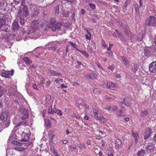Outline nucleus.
<instances>
[{
  "label": "nucleus",
  "instance_id": "nucleus-47",
  "mask_svg": "<svg viewBox=\"0 0 156 156\" xmlns=\"http://www.w3.org/2000/svg\"><path fill=\"white\" fill-rule=\"evenodd\" d=\"M4 6V3L2 2H0V10H2ZM1 12L0 11V12Z\"/></svg>",
  "mask_w": 156,
  "mask_h": 156
},
{
  "label": "nucleus",
  "instance_id": "nucleus-10",
  "mask_svg": "<svg viewBox=\"0 0 156 156\" xmlns=\"http://www.w3.org/2000/svg\"><path fill=\"white\" fill-rule=\"evenodd\" d=\"M154 144L153 143H149L146 146L145 149L147 151H151L152 150H154Z\"/></svg>",
  "mask_w": 156,
  "mask_h": 156
},
{
  "label": "nucleus",
  "instance_id": "nucleus-42",
  "mask_svg": "<svg viewBox=\"0 0 156 156\" xmlns=\"http://www.w3.org/2000/svg\"><path fill=\"white\" fill-rule=\"evenodd\" d=\"M39 13V11L37 9H35L34 11V12L33 13L34 16H36L38 15Z\"/></svg>",
  "mask_w": 156,
  "mask_h": 156
},
{
  "label": "nucleus",
  "instance_id": "nucleus-56",
  "mask_svg": "<svg viewBox=\"0 0 156 156\" xmlns=\"http://www.w3.org/2000/svg\"><path fill=\"white\" fill-rule=\"evenodd\" d=\"M108 68L111 71H112L114 69V67L113 66L111 65L108 67Z\"/></svg>",
  "mask_w": 156,
  "mask_h": 156
},
{
  "label": "nucleus",
  "instance_id": "nucleus-39",
  "mask_svg": "<svg viewBox=\"0 0 156 156\" xmlns=\"http://www.w3.org/2000/svg\"><path fill=\"white\" fill-rule=\"evenodd\" d=\"M88 34H86L85 35L86 38L87 39L90 40L91 38V34L90 33L88 32Z\"/></svg>",
  "mask_w": 156,
  "mask_h": 156
},
{
  "label": "nucleus",
  "instance_id": "nucleus-36",
  "mask_svg": "<svg viewBox=\"0 0 156 156\" xmlns=\"http://www.w3.org/2000/svg\"><path fill=\"white\" fill-rule=\"evenodd\" d=\"M134 7L136 12H138L139 11V8L138 5L137 4H135Z\"/></svg>",
  "mask_w": 156,
  "mask_h": 156
},
{
  "label": "nucleus",
  "instance_id": "nucleus-21",
  "mask_svg": "<svg viewBox=\"0 0 156 156\" xmlns=\"http://www.w3.org/2000/svg\"><path fill=\"white\" fill-rule=\"evenodd\" d=\"M54 113H56L57 114L60 116L62 115V112L61 110H59L57 108H55L53 110Z\"/></svg>",
  "mask_w": 156,
  "mask_h": 156
},
{
  "label": "nucleus",
  "instance_id": "nucleus-49",
  "mask_svg": "<svg viewBox=\"0 0 156 156\" xmlns=\"http://www.w3.org/2000/svg\"><path fill=\"white\" fill-rule=\"evenodd\" d=\"M80 147L79 146L78 147H79L81 148H84V149L86 148V147L85 146L84 144H80Z\"/></svg>",
  "mask_w": 156,
  "mask_h": 156
},
{
  "label": "nucleus",
  "instance_id": "nucleus-4",
  "mask_svg": "<svg viewBox=\"0 0 156 156\" xmlns=\"http://www.w3.org/2000/svg\"><path fill=\"white\" fill-rule=\"evenodd\" d=\"M14 74V71L12 70L11 71H6L4 70H2L1 73V76L3 77L7 78H9V75L12 76Z\"/></svg>",
  "mask_w": 156,
  "mask_h": 156
},
{
  "label": "nucleus",
  "instance_id": "nucleus-15",
  "mask_svg": "<svg viewBox=\"0 0 156 156\" xmlns=\"http://www.w3.org/2000/svg\"><path fill=\"white\" fill-rule=\"evenodd\" d=\"M49 73L53 76H60L62 75V74L58 73V72L51 69L49 70Z\"/></svg>",
  "mask_w": 156,
  "mask_h": 156
},
{
  "label": "nucleus",
  "instance_id": "nucleus-11",
  "mask_svg": "<svg viewBox=\"0 0 156 156\" xmlns=\"http://www.w3.org/2000/svg\"><path fill=\"white\" fill-rule=\"evenodd\" d=\"M121 58L122 60V63L124 64L126 67L128 68L130 66V64L128 59L124 56H122Z\"/></svg>",
  "mask_w": 156,
  "mask_h": 156
},
{
  "label": "nucleus",
  "instance_id": "nucleus-43",
  "mask_svg": "<svg viewBox=\"0 0 156 156\" xmlns=\"http://www.w3.org/2000/svg\"><path fill=\"white\" fill-rule=\"evenodd\" d=\"M101 44L102 46L104 47V48H105L107 47V45L105 44V41L104 40H102Z\"/></svg>",
  "mask_w": 156,
  "mask_h": 156
},
{
  "label": "nucleus",
  "instance_id": "nucleus-50",
  "mask_svg": "<svg viewBox=\"0 0 156 156\" xmlns=\"http://www.w3.org/2000/svg\"><path fill=\"white\" fill-rule=\"evenodd\" d=\"M13 2L16 5L19 4L20 2V0H13Z\"/></svg>",
  "mask_w": 156,
  "mask_h": 156
},
{
  "label": "nucleus",
  "instance_id": "nucleus-28",
  "mask_svg": "<svg viewBox=\"0 0 156 156\" xmlns=\"http://www.w3.org/2000/svg\"><path fill=\"white\" fill-rule=\"evenodd\" d=\"M148 113V111L147 110H145L140 112V115L141 116H145L147 115Z\"/></svg>",
  "mask_w": 156,
  "mask_h": 156
},
{
  "label": "nucleus",
  "instance_id": "nucleus-34",
  "mask_svg": "<svg viewBox=\"0 0 156 156\" xmlns=\"http://www.w3.org/2000/svg\"><path fill=\"white\" fill-rule=\"evenodd\" d=\"M12 144H14V145L17 146H20L21 144L20 143L15 140L12 141Z\"/></svg>",
  "mask_w": 156,
  "mask_h": 156
},
{
  "label": "nucleus",
  "instance_id": "nucleus-17",
  "mask_svg": "<svg viewBox=\"0 0 156 156\" xmlns=\"http://www.w3.org/2000/svg\"><path fill=\"white\" fill-rule=\"evenodd\" d=\"M19 28L18 23L17 22H14L12 25V29L14 31L18 30Z\"/></svg>",
  "mask_w": 156,
  "mask_h": 156
},
{
  "label": "nucleus",
  "instance_id": "nucleus-48",
  "mask_svg": "<svg viewBox=\"0 0 156 156\" xmlns=\"http://www.w3.org/2000/svg\"><path fill=\"white\" fill-rule=\"evenodd\" d=\"M112 109V107L109 106H107L105 108V110H109L110 111Z\"/></svg>",
  "mask_w": 156,
  "mask_h": 156
},
{
  "label": "nucleus",
  "instance_id": "nucleus-18",
  "mask_svg": "<svg viewBox=\"0 0 156 156\" xmlns=\"http://www.w3.org/2000/svg\"><path fill=\"white\" fill-rule=\"evenodd\" d=\"M62 24L60 23H55L54 27L52 28V30L53 31H56L57 30L60 29Z\"/></svg>",
  "mask_w": 156,
  "mask_h": 156
},
{
  "label": "nucleus",
  "instance_id": "nucleus-9",
  "mask_svg": "<svg viewBox=\"0 0 156 156\" xmlns=\"http://www.w3.org/2000/svg\"><path fill=\"white\" fill-rule=\"evenodd\" d=\"M21 115L22 116L21 119H27L29 117L28 111L25 108L23 109L22 110Z\"/></svg>",
  "mask_w": 156,
  "mask_h": 156
},
{
  "label": "nucleus",
  "instance_id": "nucleus-60",
  "mask_svg": "<svg viewBox=\"0 0 156 156\" xmlns=\"http://www.w3.org/2000/svg\"><path fill=\"white\" fill-rule=\"evenodd\" d=\"M87 144L88 145H90L91 144V141L89 140H88L86 142Z\"/></svg>",
  "mask_w": 156,
  "mask_h": 156
},
{
  "label": "nucleus",
  "instance_id": "nucleus-5",
  "mask_svg": "<svg viewBox=\"0 0 156 156\" xmlns=\"http://www.w3.org/2000/svg\"><path fill=\"white\" fill-rule=\"evenodd\" d=\"M106 87L113 90H116L118 89V86L115 83L109 82L107 83Z\"/></svg>",
  "mask_w": 156,
  "mask_h": 156
},
{
  "label": "nucleus",
  "instance_id": "nucleus-3",
  "mask_svg": "<svg viewBox=\"0 0 156 156\" xmlns=\"http://www.w3.org/2000/svg\"><path fill=\"white\" fill-rule=\"evenodd\" d=\"M117 22L118 23V25L120 28L121 27H123L125 34L127 36H129L130 31L128 26L126 25L124 26L122 23L118 21Z\"/></svg>",
  "mask_w": 156,
  "mask_h": 156
},
{
  "label": "nucleus",
  "instance_id": "nucleus-45",
  "mask_svg": "<svg viewBox=\"0 0 156 156\" xmlns=\"http://www.w3.org/2000/svg\"><path fill=\"white\" fill-rule=\"evenodd\" d=\"M51 84V82L49 80H48L46 81V87L47 88H48L50 87V84Z\"/></svg>",
  "mask_w": 156,
  "mask_h": 156
},
{
  "label": "nucleus",
  "instance_id": "nucleus-62",
  "mask_svg": "<svg viewBox=\"0 0 156 156\" xmlns=\"http://www.w3.org/2000/svg\"><path fill=\"white\" fill-rule=\"evenodd\" d=\"M81 14L83 15L85 14L86 11L85 10H84L83 9H82L81 10Z\"/></svg>",
  "mask_w": 156,
  "mask_h": 156
},
{
  "label": "nucleus",
  "instance_id": "nucleus-7",
  "mask_svg": "<svg viewBox=\"0 0 156 156\" xmlns=\"http://www.w3.org/2000/svg\"><path fill=\"white\" fill-rule=\"evenodd\" d=\"M8 113L6 112H2L0 115V119L2 122H5L8 117Z\"/></svg>",
  "mask_w": 156,
  "mask_h": 156
},
{
  "label": "nucleus",
  "instance_id": "nucleus-1",
  "mask_svg": "<svg viewBox=\"0 0 156 156\" xmlns=\"http://www.w3.org/2000/svg\"><path fill=\"white\" fill-rule=\"evenodd\" d=\"M146 25L153 26L156 25V17L154 16H150L146 20Z\"/></svg>",
  "mask_w": 156,
  "mask_h": 156
},
{
  "label": "nucleus",
  "instance_id": "nucleus-24",
  "mask_svg": "<svg viewBox=\"0 0 156 156\" xmlns=\"http://www.w3.org/2000/svg\"><path fill=\"white\" fill-rule=\"evenodd\" d=\"M145 154L144 151L142 149H140L137 153L138 156H143Z\"/></svg>",
  "mask_w": 156,
  "mask_h": 156
},
{
  "label": "nucleus",
  "instance_id": "nucleus-13",
  "mask_svg": "<svg viewBox=\"0 0 156 156\" xmlns=\"http://www.w3.org/2000/svg\"><path fill=\"white\" fill-rule=\"evenodd\" d=\"M56 23V20L54 18H51L50 19L49 21V25L48 27L49 28H51L52 30V28L54 27Z\"/></svg>",
  "mask_w": 156,
  "mask_h": 156
},
{
  "label": "nucleus",
  "instance_id": "nucleus-59",
  "mask_svg": "<svg viewBox=\"0 0 156 156\" xmlns=\"http://www.w3.org/2000/svg\"><path fill=\"white\" fill-rule=\"evenodd\" d=\"M96 63L98 67L102 69V68L101 66L100 63L98 62H96Z\"/></svg>",
  "mask_w": 156,
  "mask_h": 156
},
{
  "label": "nucleus",
  "instance_id": "nucleus-29",
  "mask_svg": "<svg viewBox=\"0 0 156 156\" xmlns=\"http://www.w3.org/2000/svg\"><path fill=\"white\" fill-rule=\"evenodd\" d=\"M48 112L50 114H53L54 113L53 110L52 108V105H50L48 109Z\"/></svg>",
  "mask_w": 156,
  "mask_h": 156
},
{
  "label": "nucleus",
  "instance_id": "nucleus-33",
  "mask_svg": "<svg viewBox=\"0 0 156 156\" xmlns=\"http://www.w3.org/2000/svg\"><path fill=\"white\" fill-rule=\"evenodd\" d=\"M63 81V79H61V78H55V81L56 83H60V82H62Z\"/></svg>",
  "mask_w": 156,
  "mask_h": 156
},
{
  "label": "nucleus",
  "instance_id": "nucleus-12",
  "mask_svg": "<svg viewBox=\"0 0 156 156\" xmlns=\"http://www.w3.org/2000/svg\"><path fill=\"white\" fill-rule=\"evenodd\" d=\"M151 129L150 128H147L146 129L144 134V138L147 139L151 134Z\"/></svg>",
  "mask_w": 156,
  "mask_h": 156
},
{
  "label": "nucleus",
  "instance_id": "nucleus-41",
  "mask_svg": "<svg viewBox=\"0 0 156 156\" xmlns=\"http://www.w3.org/2000/svg\"><path fill=\"white\" fill-rule=\"evenodd\" d=\"M89 5L90 8L93 10L94 9H95V5L94 4H89Z\"/></svg>",
  "mask_w": 156,
  "mask_h": 156
},
{
  "label": "nucleus",
  "instance_id": "nucleus-52",
  "mask_svg": "<svg viewBox=\"0 0 156 156\" xmlns=\"http://www.w3.org/2000/svg\"><path fill=\"white\" fill-rule=\"evenodd\" d=\"M107 53L111 57H112L113 55V53L111 51H108V52H107Z\"/></svg>",
  "mask_w": 156,
  "mask_h": 156
},
{
  "label": "nucleus",
  "instance_id": "nucleus-30",
  "mask_svg": "<svg viewBox=\"0 0 156 156\" xmlns=\"http://www.w3.org/2000/svg\"><path fill=\"white\" fill-rule=\"evenodd\" d=\"M50 150L52 151V153L55 155V154H58L57 152L56 151L54 146H51L50 147Z\"/></svg>",
  "mask_w": 156,
  "mask_h": 156
},
{
  "label": "nucleus",
  "instance_id": "nucleus-40",
  "mask_svg": "<svg viewBox=\"0 0 156 156\" xmlns=\"http://www.w3.org/2000/svg\"><path fill=\"white\" fill-rule=\"evenodd\" d=\"M118 115L120 116H123L124 115V113L122 110H119L118 112Z\"/></svg>",
  "mask_w": 156,
  "mask_h": 156
},
{
  "label": "nucleus",
  "instance_id": "nucleus-54",
  "mask_svg": "<svg viewBox=\"0 0 156 156\" xmlns=\"http://www.w3.org/2000/svg\"><path fill=\"white\" fill-rule=\"evenodd\" d=\"M33 88L36 90H38L39 89L37 87V86L36 84H34L33 85Z\"/></svg>",
  "mask_w": 156,
  "mask_h": 156
},
{
  "label": "nucleus",
  "instance_id": "nucleus-23",
  "mask_svg": "<svg viewBox=\"0 0 156 156\" xmlns=\"http://www.w3.org/2000/svg\"><path fill=\"white\" fill-rule=\"evenodd\" d=\"M23 60L25 62L26 65H29L31 62V61L27 57H24L23 58Z\"/></svg>",
  "mask_w": 156,
  "mask_h": 156
},
{
  "label": "nucleus",
  "instance_id": "nucleus-38",
  "mask_svg": "<svg viewBox=\"0 0 156 156\" xmlns=\"http://www.w3.org/2000/svg\"><path fill=\"white\" fill-rule=\"evenodd\" d=\"M69 147L70 149L73 150H76L77 149L76 146L75 145H71L69 146Z\"/></svg>",
  "mask_w": 156,
  "mask_h": 156
},
{
  "label": "nucleus",
  "instance_id": "nucleus-51",
  "mask_svg": "<svg viewBox=\"0 0 156 156\" xmlns=\"http://www.w3.org/2000/svg\"><path fill=\"white\" fill-rule=\"evenodd\" d=\"M68 43L70 44L71 45H72L73 47L74 48H75V46H76V45L74 44L73 42H71V41H68Z\"/></svg>",
  "mask_w": 156,
  "mask_h": 156
},
{
  "label": "nucleus",
  "instance_id": "nucleus-46",
  "mask_svg": "<svg viewBox=\"0 0 156 156\" xmlns=\"http://www.w3.org/2000/svg\"><path fill=\"white\" fill-rule=\"evenodd\" d=\"M29 134H27V135L24 136V139L25 140H24L25 141H27L29 140Z\"/></svg>",
  "mask_w": 156,
  "mask_h": 156
},
{
  "label": "nucleus",
  "instance_id": "nucleus-2",
  "mask_svg": "<svg viewBox=\"0 0 156 156\" xmlns=\"http://www.w3.org/2000/svg\"><path fill=\"white\" fill-rule=\"evenodd\" d=\"M42 24L40 19L33 20L31 23V27L34 29V31L35 30H37L38 29L39 26L42 27Z\"/></svg>",
  "mask_w": 156,
  "mask_h": 156
},
{
  "label": "nucleus",
  "instance_id": "nucleus-22",
  "mask_svg": "<svg viewBox=\"0 0 156 156\" xmlns=\"http://www.w3.org/2000/svg\"><path fill=\"white\" fill-rule=\"evenodd\" d=\"M6 90L5 88L0 85V97H2L4 92H6Z\"/></svg>",
  "mask_w": 156,
  "mask_h": 156
},
{
  "label": "nucleus",
  "instance_id": "nucleus-44",
  "mask_svg": "<svg viewBox=\"0 0 156 156\" xmlns=\"http://www.w3.org/2000/svg\"><path fill=\"white\" fill-rule=\"evenodd\" d=\"M115 31L116 32L117 34V37L119 38H120L122 37V35L120 33H119L118 32V30H115Z\"/></svg>",
  "mask_w": 156,
  "mask_h": 156
},
{
  "label": "nucleus",
  "instance_id": "nucleus-19",
  "mask_svg": "<svg viewBox=\"0 0 156 156\" xmlns=\"http://www.w3.org/2000/svg\"><path fill=\"white\" fill-rule=\"evenodd\" d=\"M122 140L119 139H116L115 141V144L119 148H121L122 147Z\"/></svg>",
  "mask_w": 156,
  "mask_h": 156
},
{
  "label": "nucleus",
  "instance_id": "nucleus-55",
  "mask_svg": "<svg viewBox=\"0 0 156 156\" xmlns=\"http://www.w3.org/2000/svg\"><path fill=\"white\" fill-rule=\"evenodd\" d=\"M64 16L66 17H68L69 16V12H65L64 13Z\"/></svg>",
  "mask_w": 156,
  "mask_h": 156
},
{
  "label": "nucleus",
  "instance_id": "nucleus-26",
  "mask_svg": "<svg viewBox=\"0 0 156 156\" xmlns=\"http://www.w3.org/2000/svg\"><path fill=\"white\" fill-rule=\"evenodd\" d=\"M132 136L135 140L136 143L138 141L137 138L138 137V134L136 133L132 132Z\"/></svg>",
  "mask_w": 156,
  "mask_h": 156
},
{
  "label": "nucleus",
  "instance_id": "nucleus-37",
  "mask_svg": "<svg viewBox=\"0 0 156 156\" xmlns=\"http://www.w3.org/2000/svg\"><path fill=\"white\" fill-rule=\"evenodd\" d=\"M89 78L92 80H94L95 79V77L93 73H90L89 75Z\"/></svg>",
  "mask_w": 156,
  "mask_h": 156
},
{
  "label": "nucleus",
  "instance_id": "nucleus-35",
  "mask_svg": "<svg viewBox=\"0 0 156 156\" xmlns=\"http://www.w3.org/2000/svg\"><path fill=\"white\" fill-rule=\"evenodd\" d=\"M15 150L18 151H23L24 150V148L21 147H15Z\"/></svg>",
  "mask_w": 156,
  "mask_h": 156
},
{
  "label": "nucleus",
  "instance_id": "nucleus-27",
  "mask_svg": "<svg viewBox=\"0 0 156 156\" xmlns=\"http://www.w3.org/2000/svg\"><path fill=\"white\" fill-rule=\"evenodd\" d=\"M93 92L94 94H98L101 93V90L100 88H95L94 89Z\"/></svg>",
  "mask_w": 156,
  "mask_h": 156
},
{
  "label": "nucleus",
  "instance_id": "nucleus-14",
  "mask_svg": "<svg viewBox=\"0 0 156 156\" xmlns=\"http://www.w3.org/2000/svg\"><path fill=\"white\" fill-rule=\"evenodd\" d=\"M23 15V16H27L29 14L28 8L27 5H24L22 9Z\"/></svg>",
  "mask_w": 156,
  "mask_h": 156
},
{
  "label": "nucleus",
  "instance_id": "nucleus-32",
  "mask_svg": "<svg viewBox=\"0 0 156 156\" xmlns=\"http://www.w3.org/2000/svg\"><path fill=\"white\" fill-rule=\"evenodd\" d=\"M51 96L49 95L48 94L47 95L46 98V103L48 104H49L48 102L50 100H51Z\"/></svg>",
  "mask_w": 156,
  "mask_h": 156
},
{
  "label": "nucleus",
  "instance_id": "nucleus-16",
  "mask_svg": "<svg viewBox=\"0 0 156 156\" xmlns=\"http://www.w3.org/2000/svg\"><path fill=\"white\" fill-rule=\"evenodd\" d=\"M77 65L76 66V68L77 69H80L82 67H86L87 66V64L86 63H83L81 62L77 61Z\"/></svg>",
  "mask_w": 156,
  "mask_h": 156
},
{
  "label": "nucleus",
  "instance_id": "nucleus-64",
  "mask_svg": "<svg viewBox=\"0 0 156 156\" xmlns=\"http://www.w3.org/2000/svg\"><path fill=\"white\" fill-rule=\"evenodd\" d=\"M55 137V135H52L51 136V142H52L53 141V140L54 139Z\"/></svg>",
  "mask_w": 156,
  "mask_h": 156
},
{
  "label": "nucleus",
  "instance_id": "nucleus-61",
  "mask_svg": "<svg viewBox=\"0 0 156 156\" xmlns=\"http://www.w3.org/2000/svg\"><path fill=\"white\" fill-rule=\"evenodd\" d=\"M73 85L74 86H79V83L78 82H76L73 83Z\"/></svg>",
  "mask_w": 156,
  "mask_h": 156
},
{
  "label": "nucleus",
  "instance_id": "nucleus-20",
  "mask_svg": "<svg viewBox=\"0 0 156 156\" xmlns=\"http://www.w3.org/2000/svg\"><path fill=\"white\" fill-rule=\"evenodd\" d=\"M76 50L80 52L82 55H84L87 58H88L89 57V55L85 51H81L78 49L76 48Z\"/></svg>",
  "mask_w": 156,
  "mask_h": 156
},
{
  "label": "nucleus",
  "instance_id": "nucleus-57",
  "mask_svg": "<svg viewBox=\"0 0 156 156\" xmlns=\"http://www.w3.org/2000/svg\"><path fill=\"white\" fill-rule=\"evenodd\" d=\"M114 111H116L118 110V108L116 106H114L112 108V109Z\"/></svg>",
  "mask_w": 156,
  "mask_h": 156
},
{
  "label": "nucleus",
  "instance_id": "nucleus-8",
  "mask_svg": "<svg viewBox=\"0 0 156 156\" xmlns=\"http://www.w3.org/2000/svg\"><path fill=\"white\" fill-rule=\"evenodd\" d=\"M94 117V118L98 120L101 119V118L103 116L98 111L96 110H94L93 111Z\"/></svg>",
  "mask_w": 156,
  "mask_h": 156
},
{
  "label": "nucleus",
  "instance_id": "nucleus-25",
  "mask_svg": "<svg viewBox=\"0 0 156 156\" xmlns=\"http://www.w3.org/2000/svg\"><path fill=\"white\" fill-rule=\"evenodd\" d=\"M28 124V122L26 121H22L20 122H19L18 123H17L16 125V127H18L21 125H27V124Z\"/></svg>",
  "mask_w": 156,
  "mask_h": 156
},
{
  "label": "nucleus",
  "instance_id": "nucleus-53",
  "mask_svg": "<svg viewBox=\"0 0 156 156\" xmlns=\"http://www.w3.org/2000/svg\"><path fill=\"white\" fill-rule=\"evenodd\" d=\"M3 21V20L0 19V29L1 28V27H2V26H3L4 24V23H3L2 22V21Z\"/></svg>",
  "mask_w": 156,
  "mask_h": 156
},
{
  "label": "nucleus",
  "instance_id": "nucleus-6",
  "mask_svg": "<svg viewBox=\"0 0 156 156\" xmlns=\"http://www.w3.org/2000/svg\"><path fill=\"white\" fill-rule=\"evenodd\" d=\"M149 69L151 73H156V61L153 62L149 64Z\"/></svg>",
  "mask_w": 156,
  "mask_h": 156
},
{
  "label": "nucleus",
  "instance_id": "nucleus-58",
  "mask_svg": "<svg viewBox=\"0 0 156 156\" xmlns=\"http://www.w3.org/2000/svg\"><path fill=\"white\" fill-rule=\"evenodd\" d=\"M62 89L63 88L65 87V88H66L67 87V86L66 85H65L64 84H61L60 85Z\"/></svg>",
  "mask_w": 156,
  "mask_h": 156
},
{
  "label": "nucleus",
  "instance_id": "nucleus-31",
  "mask_svg": "<svg viewBox=\"0 0 156 156\" xmlns=\"http://www.w3.org/2000/svg\"><path fill=\"white\" fill-rule=\"evenodd\" d=\"M101 123L103 124H105L107 122V120L103 116L101 118V119H99Z\"/></svg>",
  "mask_w": 156,
  "mask_h": 156
},
{
  "label": "nucleus",
  "instance_id": "nucleus-63",
  "mask_svg": "<svg viewBox=\"0 0 156 156\" xmlns=\"http://www.w3.org/2000/svg\"><path fill=\"white\" fill-rule=\"evenodd\" d=\"M99 2L100 3H101L104 5H105L107 4L105 2H104V1H99Z\"/></svg>",
  "mask_w": 156,
  "mask_h": 156
}]
</instances>
